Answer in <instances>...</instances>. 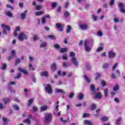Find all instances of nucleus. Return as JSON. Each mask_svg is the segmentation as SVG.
<instances>
[{"label":"nucleus","instance_id":"1","mask_svg":"<svg viewBox=\"0 0 125 125\" xmlns=\"http://www.w3.org/2000/svg\"><path fill=\"white\" fill-rule=\"evenodd\" d=\"M18 40L20 42H23L24 40H28V35L24 33H20L18 37Z\"/></svg>","mask_w":125,"mask_h":125},{"label":"nucleus","instance_id":"2","mask_svg":"<svg viewBox=\"0 0 125 125\" xmlns=\"http://www.w3.org/2000/svg\"><path fill=\"white\" fill-rule=\"evenodd\" d=\"M52 120V115L49 113H45L44 115V121L45 123H50Z\"/></svg>","mask_w":125,"mask_h":125},{"label":"nucleus","instance_id":"3","mask_svg":"<svg viewBox=\"0 0 125 125\" xmlns=\"http://www.w3.org/2000/svg\"><path fill=\"white\" fill-rule=\"evenodd\" d=\"M1 27L2 28H3L2 33L4 34V35H6L7 34V31H10V27L4 24H2L1 25Z\"/></svg>","mask_w":125,"mask_h":125},{"label":"nucleus","instance_id":"4","mask_svg":"<svg viewBox=\"0 0 125 125\" xmlns=\"http://www.w3.org/2000/svg\"><path fill=\"white\" fill-rule=\"evenodd\" d=\"M45 91L47 93L49 94H51L53 92L52 88L51 86L49 84H47V86L45 87Z\"/></svg>","mask_w":125,"mask_h":125},{"label":"nucleus","instance_id":"5","mask_svg":"<svg viewBox=\"0 0 125 125\" xmlns=\"http://www.w3.org/2000/svg\"><path fill=\"white\" fill-rule=\"evenodd\" d=\"M120 75H121V72H120V70L119 69H117L116 70V74L112 73L111 74V78L112 79H118V77H120Z\"/></svg>","mask_w":125,"mask_h":125},{"label":"nucleus","instance_id":"6","mask_svg":"<svg viewBox=\"0 0 125 125\" xmlns=\"http://www.w3.org/2000/svg\"><path fill=\"white\" fill-rule=\"evenodd\" d=\"M115 56H116V54L113 51H109L108 53V57L109 59H112V58H114Z\"/></svg>","mask_w":125,"mask_h":125},{"label":"nucleus","instance_id":"7","mask_svg":"<svg viewBox=\"0 0 125 125\" xmlns=\"http://www.w3.org/2000/svg\"><path fill=\"white\" fill-rule=\"evenodd\" d=\"M70 61L75 65V66H79V62L77 61V58L76 57L71 58Z\"/></svg>","mask_w":125,"mask_h":125},{"label":"nucleus","instance_id":"8","mask_svg":"<svg viewBox=\"0 0 125 125\" xmlns=\"http://www.w3.org/2000/svg\"><path fill=\"white\" fill-rule=\"evenodd\" d=\"M118 6L120 8V12L125 13V10L124 9V4L123 3H119L118 4Z\"/></svg>","mask_w":125,"mask_h":125},{"label":"nucleus","instance_id":"9","mask_svg":"<svg viewBox=\"0 0 125 125\" xmlns=\"http://www.w3.org/2000/svg\"><path fill=\"white\" fill-rule=\"evenodd\" d=\"M88 41H86L84 42V47L86 51H90V47L88 45Z\"/></svg>","mask_w":125,"mask_h":125},{"label":"nucleus","instance_id":"10","mask_svg":"<svg viewBox=\"0 0 125 125\" xmlns=\"http://www.w3.org/2000/svg\"><path fill=\"white\" fill-rule=\"evenodd\" d=\"M27 12H28V11L26 10L23 13L21 14L20 17L22 20H24V19L26 18V16H27Z\"/></svg>","mask_w":125,"mask_h":125},{"label":"nucleus","instance_id":"11","mask_svg":"<svg viewBox=\"0 0 125 125\" xmlns=\"http://www.w3.org/2000/svg\"><path fill=\"white\" fill-rule=\"evenodd\" d=\"M56 25L60 32H63V28L64 27L63 25L61 24V23H57Z\"/></svg>","mask_w":125,"mask_h":125},{"label":"nucleus","instance_id":"12","mask_svg":"<svg viewBox=\"0 0 125 125\" xmlns=\"http://www.w3.org/2000/svg\"><path fill=\"white\" fill-rule=\"evenodd\" d=\"M18 70L19 72H21V73H23V74H24V75H28V71H27V70H26L25 68L19 67Z\"/></svg>","mask_w":125,"mask_h":125},{"label":"nucleus","instance_id":"13","mask_svg":"<svg viewBox=\"0 0 125 125\" xmlns=\"http://www.w3.org/2000/svg\"><path fill=\"white\" fill-rule=\"evenodd\" d=\"M79 27L81 30H85L87 29V25L86 24H80Z\"/></svg>","mask_w":125,"mask_h":125},{"label":"nucleus","instance_id":"14","mask_svg":"<svg viewBox=\"0 0 125 125\" xmlns=\"http://www.w3.org/2000/svg\"><path fill=\"white\" fill-rule=\"evenodd\" d=\"M56 93H62V94H65V91H64V90H63L62 89L56 88Z\"/></svg>","mask_w":125,"mask_h":125},{"label":"nucleus","instance_id":"15","mask_svg":"<svg viewBox=\"0 0 125 125\" xmlns=\"http://www.w3.org/2000/svg\"><path fill=\"white\" fill-rule=\"evenodd\" d=\"M90 89L92 92V94H95V86H94V85H90Z\"/></svg>","mask_w":125,"mask_h":125},{"label":"nucleus","instance_id":"16","mask_svg":"<svg viewBox=\"0 0 125 125\" xmlns=\"http://www.w3.org/2000/svg\"><path fill=\"white\" fill-rule=\"evenodd\" d=\"M23 123L24 124H27V125H31V120L29 118H26V119L23 120Z\"/></svg>","mask_w":125,"mask_h":125},{"label":"nucleus","instance_id":"17","mask_svg":"<svg viewBox=\"0 0 125 125\" xmlns=\"http://www.w3.org/2000/svg\"><path fill=\"white\" fill-rule=\"evenodd\" d=\"M2 101L5 104H8V103H9V102H10V98H7V99L3 98L2 100Z\"/></svg>","mask_w":125,"mask_h":125},{"label":"nucleus","instance_id":"18","mask_svg":"<svg viewBox=\"0 0 125 125\" xmlns=\"http://www.w3.org/2000/svg\"><path fill=\"white\" fill-rule=\"evenodd\" d=\"M41 77H48V72L47 71H43L41 73Z\"/></svg>","mask_w":125,"mask_h":125},{"label":"nucleus","instance_id":"19","mask_svg":"<svg viewBox=\"0 0 125 125\" xmlns=\"http://www.w3.org/2000/svg\"><path fill=\"white\" fill-rule=\"evenodd\" d=\"M71 31H72V27H71L70 25H68L66 29V33L67 34H70V33H71Z\"/></svg>","mask_w":125,"mask_h":125},{"label":"nucleus","instance_id":"20","mask_svg":"<svg viewBox=\"0 0 125 125\" xmlns=\"http://www.w3.org/2000/svg\"><path fill=\"white\" fill-rule=\"evenodd\" d=\"M6 15L11 18H13V14L10 11H7L5 13Z\"/></svg>","mask_w":125,"mask_h":125},{"label":"nucleus","instance_id":"21","mask_svg":"<svg viewBox=\"0 0 125 125\" xmlns=\"http://www.w3.org/2000/svg\"><path fill=\"white\" fill-rule=\"evenodd\" d=\"M95 97L98 99H101L102 98V94L101 93H95Z\"/></svg>","mask_w":125,"mask_h":125},{"label":"nucleus","instance_id":"22","mask_svg":"<svg viewBox=\"0 0 125 125\" xmlns=\"http://www.w3.org/2000/svg\"><path fill=\"white\" fill-rule=\"evenodd\" d=\"M67 51H68V48H62L60 50L61 53H64L67 52Z\"/></svg>","mask_w":125,"mask_h":125},{"label":"nucleus","instance_id":"23","mask_svg":"<svg viewBox=\"0 0 125 125\" xmlns=\"http://www.w3.org/2000/svg\"><path fill=\"white\" fill-rule=\"evenodd\" d=\"M47 46V42H42L41 45H40V47H46Z\"/></svg>","mask_w":125,"mask_h":125},{"label":"nucleus","instance_id":"24","mask_svg":"<svg viewBox=\"0 0 125 125\" xmlns=\"http://www.w3.org/2000/svg\"><path fill=\"white\" fill-rule=\"evenodd\" d=\"M47 38H49L51 40H55V39H56V37H55V36H54V35H49L47 37L46 36L44 37V39H46Z\"/></svg>","mask_w":125,"mask_h":125},{"label":"nucleus","instance_id":"25","mask_svg":"<svg viewBox=\"0 0 125 125\" xmlns=\"http://www.w3.org/2000/svg\"><path fill=\"white\" fill-rule=\"evenodd\" d=\"M108 91L109 90L107 88L104 89V90L105 97H108Z\"/></svg>","mask_w":125,"mask_h":125},{"label":"nucleus","instance_id":"26","mask_svg":"<svg viewBox=\"0 0 125 125\" xmlns=\"http://www.w3.org/2000/svg\"><path fill=\"white\" fill-rule=\"evenodd\" d=\"M60 121L62 122L63 124H66L67 122H69V118H67V120H63V117H61Z\"/></svg>","mask_w":125,"mask_h":125},{"label":"nucleus","instance_id":"27","mask_svg":"<svg viewBox=\"0 0 125 125\" xmlns=\"http://www.w3.org/2000/svg\"><path fill=\"white\" fill-rule=\"evenodd\" d=\"M3 121V125H7V119L5 117H3L2 119Z\"/></svg>","mask_w":125,"mask_h":125},{"label":"nucleus","instance_id":"28","mask_svg":"<svg viewBox=\"0 0 125 125\" xmlns=\"http://www.w3.org/2000/svg\"><path fill=\"white\" fill-rule=\"evenodd\" d=\"M51 68L52 69L55 71H56V69H57V67L56 66V63H53L52 65H51Z\"/></svg>","mask_w":125,"mask_h":125},{"label":"nucleus","instance_id":"29","mask_svg":"<svg viewBox=\"0 0 125 125\" xmlns=\"http://www.w3.org/2000/svg\"><path fill=\"white\" fill-rule=\"evenodd\" d=\"M121 121H122L121 117H118L116 120V124L117 125H121Z\"/></svg>","mask_w":125,"mask_h":125},{"label":"nucleus","instance_id":"30","mask_svg":"<svg viewBox=\"0 0 125 125\" xmlns=\"http://www.w3.org/2000/svg\"><path fill=\"white\" fill-rule=\"evenodd\" d=\"M47 108H48V106L45 105V106H42L41 107V110L42 112H43V111H46L47 110Z\"/></svg>","mask_w":125,"mask_h":125},{"label":"nucleus","instance_id":"31","mask_svg":"<svg viewBox=\"0 0 125 125\" xmlns=\"http://www.w3.org/2000/svg\"><path fill=\"white\" fill-rule=\"evenodd\" d=\"M83 97H84L83 94L80 93L78 96V99H79V100H82V99H83Z\"/></svg>","mask_w":125,"mask_h":125},{"label":"nucleus","instance_id":"32","mask_svg":"<svg viewBox=\"0 0 125 125\" xmlns=\"http://www.w3.org/2000/svg\"><path fill=\"white\" fill-rule=\"evenodd\" d=\"M92 18L95 22H96V21H97V19H98V17L97 16H95V15H92Z\"/></svg>","mask_w":125,"mask_h":125},{"label":"nucleus","instance_id":"33","mask_svg":"<svg viewBox=\"0 0 125 125\" xmlns=\"http://www.w3.org/2000/svg\"><path fill=\"white\" fill-rule=\"evenodd\" d=\"M64 15L65 18H67V17H70V13H69V12H68L67 11H64Z\"/></svg>","mask_w":125,"mask_h":125},{"label":"nucleus","instance_id":"34","mask_svg":"<svg viewBox=\"0 0 125 125\" xmlns=\"http://www.w3.org/2000/svg\"><path fill=\"white\" fill-rule=\"evenodd\" d=\"M119 86L118 84H116L113 87V91H118L119 90Z\"/></svg>","mask_w":125,"mask_h":125},{"label":"nucleus","instance_id":"35","mask_svg":"<svg viewBox=\"0 0 125 125\" xmlns=\"http://www.w3.org/2000/svg\"><path fill=\"white\" fill-rule=\"evenodd\" d=\"M84 123L85 124V125H93L92 124V123L90 121H88V120H85V121H84Z\"/></svg>","mask_w":125,"mask_h":125},{"label":"nucleus","instance_id":"36","mask_svg":"<svg viewBox=\"0 0 125 125\" xmlns=\"http://www.w3.org/2000/svg\"><path fill=\"white\" fill-rule=\"evenodd\" d=\"M84 78L86 83H90V80H89V78L86 75H84Z\"/></svg>","mask_w":125,"mask_h":125},{"label":"nucleus","instance_id":"37","mask_svg":"<svg viewBox=\"0 0 125 125\" xmlns=\"http://www.w3.org/2000/svg\"><path fill=\"white\" fill-rule=\"evenodd\" d=\"M96 108V105L94 104H92V105L90 107V110H91V111H93V110H95V109Z\"/></svg>","mask_w":125,"mask_h":125},{"label":"nucleus","instance_id":"38","mask_svg":"<svg viewBox=\"0 0 125 125\" xmlns=\"http://www.w3.org/2000/svg\"><path fill=\"white\" fill-rule=\"evenodd\" d=\"M103 69H108L109 68V64L108 63H104L103 65Z\"/></svg>","mask_w":125,"mask_h":125},{"label":"nucleus","instance_id":"39","mask_svg":"<svg viewBox=\"0 0 125 125\" xmlns=\"http://www.w3.org/2000/svg\"><path fill=\"white\" fill-rule=\"evenodd\" d=\"M21 77H22V73H18L17 76L15 77V79H20V78H21Z\"/></svg>","mask_w":125,"mask_h":125},{"label":"nucleus","instance_id":"40","mask_svg":"<svg viewBox=\"0 0 125 125\" xmlns=\"http://www.w3.org/2000/svg\"><path fill=\"white\" fill-rule=\"evenodd\" d=\"M62 64L63 67H64L65 68H68V67H69V64L67 62H64Z\"/></svg>","mask_w":125,"mask_h":125},{"label":"nucleus","instance_id":"41","mask_svg":"<svg viewBox=\"0 0 125 125\" xmlns=\"http://www.w3.org/2000/svg\"><path fill=\"white\" fill-rule=\"evenodd\" d=\"M100 77H101V74L99 73H96V78H95V80H98L99 78H100Z\"/></svg>","mask_w":125,"mask_h":125},{"label":"nucleus","instance_id":"42","mask_svg":"<svg viewBox=\"0 0 125 125\" xmlns=\"http://www.w3.org/2000/svg\"><path fill=\"white\" fill-rule=\"evenodd\" d=\"M69 56L70 57H71V58H73L76 56V54H75L73 52H70Z\"/></svg>","mask_w":125,"mask_h":125},{"label":"nucleus","instance_id":"43","mask_svg":"<svg viewBox=\"0 0 125 125\" xmlns=\"http://www.w3.org/2000/svg\"><path fill=\"white\" fill-rule=\"evenodd\" d=\"M54 47L55 48H56L57 49H60V48H61V47H60V45H59V44H55L54 45Z\"/></svg>","mask_w":125,"mask_h":125},{"label":"nucleus","instance_id":"44","mask_svg":"<svg viewBox=\"0 0 125 125\" xmlns=\"http://www.w3.org/2000/svg\"><path fill=\"white\" fill-rule=\"evenodd\" d=\"M13 107L14 108L15 110H16V111H19L20 110L19 106H18L17 104L14 105Z\"/></svg>","mask_w":125,"mask_h":125},{"label":"nucleus","instance_id":"45","mask_svg":"<svg viewBox=\"0 0 125 125\" xmlns=\"http://www.w3.org/2000/svg\"><path fill=\"white\" fill-rule=\"evenodd\" d=\"M102 121H103V122H107V121H108V117L104 116L102 118Z\"/></svg>","mask_w":125,"mask_h":125},{"label":"nucleus","instance_id":"46","mask_svg":"<svg viewBox=\"0 0 125 125\" xmlns=\"http://www.w3.org/2000/svg\"><path fill=\"white\" fill-rule=\"evenodd\" d=\"M33 101H34V99H31L28 101V106H31V104L33 103Z\"/></svg>","mask_w":125,"mask_h":125},{"label":"nucleus","instance_id":"47","mask_svg":"<svg viewBox=\"0 0 125 125\" xmlns=\"http://www.w3.org/2000/svg\"><path fill=\"white\" fill-rule=\"evenodd\" d=\"M43 13V12L40 11V12H37L35 13L36 15L37 16H40V15H42Z\"/></svg>","mask_w":125,"mask_h":125},{"label":"nucleus","instance_id":"48","mask_svg":"<svg viewBox=\"0 0 125 125\" xmlns=\"http://www.w3.org/2000/svg\"><path fill=\"white\" fill-rule=\"evenodd\" d=\"M3 109H5V106H3V103L0 104V110H2Z\"/></svg>","mask_w":125,"mask_h":125},{"label":"nucleus","instance_id":"49","mask_svg":"<svg viewBox=\"0 0 125 125\" xmlns=\"http://www.w3.org/2000/svg\"><path fill=\"white\" fill-rule=\"evenodd\" d=\"M104 48L103 47H99L97 49V52H99L100 51H102L103 50V49Z\"/></svg>","mask_w":125,"mask_h":125},{"label":"nucleus","instance_id":"50","mask_svg":"<svg viewBox=\"0 0 125 125\" xmlns=\"http://www.w3.org/2000/svg\"><path fill=\"white\" fill-rule=\"evenodd\" d=\"M21 62V61L20 60V59H17L15 62V65H18L19 63Z\"/></svg>","mask_w":125,"mask_h":125},{"label":"nucleus","instance_id":"51","mask_svg":"<svg viewBox=\"0 0 125 125\" xmlns=\"http://www.w3.org/2000/svg\"><path fill=\"white\" fill-rule=\"evenodd\" d=\"M57 6V3L56 2H54L51 3V6L53 8H55Z\"/></svg>","mask_w":125,"mask_h":125},{"label":"nucleus","instance_id":"52","mask_svg":"<svg viewBox=\"0 0 125 125\" xmlns=\"http://www.w3.org/2000/svg\"><path fill=\"white\" fill-rule=\"evenodd\" d=\"M29 70H31V71H35V68L33 67V65L32 64H30L29 65Z\"/></svg>","mask_w":125,"mask_h":125},{"label":"nucleus","instance_id":"53","mask_svg":"<svg viewBox=\"0 0 125 125\" xmlns=\"http://www.w3.org/2000/svg\"><path fill=\"white\" fill-rule=\"evenodd\" d=\"M97 35L99 36V37H102V36H103V33H102V31H99L98 32Z\"/></svg>","mask_w":125,"mask_h":125},{"label":"nucleus","instance_id":"54","mask_svg":"<svg viewBox=\"0 0 125 125\" xmlns=\"http://www.w3.org/2000/svg\"><path fill=\"white\" fill-rule=\"evenodd\" d=\"M32 38H33L34 41H38V40L37 35H33Z\"/></svg>","mask_w":125,"mask_h":125},{"label":"nucleus","instance_id":"55","mask_svg":"<svg viewBox=\"0 0 125 125\" xmlns=\"http://www.w3.org/2000/svg\"><path fill=\"white\" fill-rule=\"evenodd\" d=\"M42 6L36 5V10H40V9H41V8H42Z\"/></svg>","mask_w":125,"mask_h":125},{"label":"nucleus","instance_id":"56","mask_svg":"<svg viewBox=\"0 0 125 125\" xmlns=\"http://www.w3.org/2000/svg\"><path fill=\"white\" fill-rule=\"evenodd\" d=\"M6 7H7V8H10V9H12V10H13L14 8L13 7V6H12L9 5V4H7V5H6Z\"/></svg>","mask_w":125,"mask_h":125},{"label":"nucleus","instance_id":"57","mask_svg":"<svg viewBox=\"0 0 125 125\" xmlns=\"http://www.w3.org/2000/svg\"><path fill=\"white\" fill-rule=\"evenodd\" d=\"M114 100L116 103H120V100H119V98H115Z\"/></svg>","mask_w":125,"mask_h":125},{"label":"nucleus","instance_id":"58","mask_svg":"<svg viewBox=\"0 0 125 125\" xmlns=\"http://www.w3.org/2000/svg\"><path fill=\"white\" fill-rule=\"evenodd\" d=\"M101 84H102V86H105V85H106V82H105V81H102L101 82Z\"/></svg>","mask_w":125,"mask_h":125},{"label":"nucleus","instance_id":"59","mask_svg":"<svg viewBox=\"0 0 125 125\" xmlns=\"http://www.w3.org/2000/svg\"><path fill=\"white\" fill-rule=\"evenodd\" d=\"M67 54H65L64 56H62V59L63 60H67L68 59V58L67 57Z\"/></svg>","mask_w":125,"mask_h":125},{"label":"nucleus","instance_id":"60","mask_svg":"<svg viewBox=\"0 0 125 125\" xmlns=\"http://www.w3.org/2000/svg\"><path fill=\"white\" fill-rule=\"evenodd\" d=\"M89 116V114L87 113H84L83 115V118H86V117Z\"/></svg>","mask_w":125,"mask_h":125},{"label":"nucleus","instance_id":"61","mask_svg":"<svg viewBox=\"0 0 125 125\" xmlns=\"http://www.w3.org/2000/svg\"><path fill=\"white\" fill-rule=\"evenodd\" d=\"M19 7L21 8H23L24 7V5L23 4V3H19Z\"/></svg>","mask_w":125,"mask_h":125},{"label":"nucleus","instance_id":"62","mask_svg":"<svg viewBox=\"0 0 125 125\" xmlns=\"http://www.w3.org/2000/svg\"><path fill=\"white\" fill-rule=\"evenodd\" d=\"M11 56H15V51L12 50L11 53Z\"/></svg>","mask_w":125,"mask_h":125},{"label":"nucleus","instance_id":"63","mask_svg":"<svg viewBox=\"0 0 125 125\" xmlns=\"http://www.w3.org/2000/svg\"><path fill=\"white\" fill-rule=\"evenodd\" d=\"M1 69L2 70H5L6 69V64L4 63L3 66L2 67Z\"/></svg>","mask_w":125,"mask_h":125},{"label":"nucleus","instance_id":"64","mask_svg":"<svg viewBox=\"0 0 125 125\" xmlns=\"http://www.w3.org/2000/svg\"><path fill=\"white\" fill-rule=\"evenodd\" d=\"M42 24H44V23H45V18H42Z\"/></svg>","mask_w":125,"mask_h":125}]
</instances>
